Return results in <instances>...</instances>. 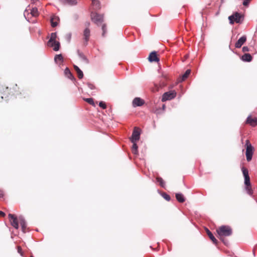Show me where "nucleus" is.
I'll use <instances>...</instances> for the list:
<instances>
[{"instance_id": "1", "label": "nucleus", "mask_w": 257, "mask_h": 257, "mask_svg": "<svg viewBox=\"0 0 257 257\" xmlns=\"http://www.w3.org/2000/svg\"><path fill=\"white\" fill-rule=\"evenodd\" d=\"M219 238L224 241V238L232 234L231 227L228 225H222L216 229Z\"/></svg>"}, {"instance_id": "2", "label": "nucleus", "mask_w": 257, "mask_h": 257, "mask_svg": "<svg viewBox=\"0 0 257 257\" xmlns=\"http://www.w3.org/2000/svg\"><path fill=\"white\" fill-rule=\"evenodd\" d=\"M57 34L56 33H52L51 34L50 39L48 42V46L53 48V49L55 51L59 50L60 48V43L56 41Z\"/></svg>"}, {"instance_id": "3", "label": "nucleus", "mask_w": 257, "mask_h": 257, "mask_svg": "<svg viewBox=\"0 0 257 257\" xmlns=\"http://www.w3.org/2000/svg\"><path fill=\"white\" fill-rule=\"evenodd\" d=\"M245 147L246 149L245 156L246 160L248 162H250L252 159L254 148L248 140H246Z\"/></svg>"}, {"instance_id": "4", "label": "nucleus", "mask_w": 257, "mask_h": 257, "mask_svg": "<svg viewBox=\"0 0 257 257\" xmlns=\"http://www.w3.org/2000/svg\"><path fill=\"white\" fill-rule=\"evenodd\" d=\"M90 24L89 22H87L85 24L86 28L84 30L83 32V45L84 46H87L88 44V42L89 40V38L90 37V30L89 29V26Z\"/></svg>"}, {"instance_id": "5", "label": "nucleus", "mask_w": 257, "mask_h": 257, "mask_svg": "<svg viewBox=\"0 0 257 257\" xmlns=\"http://www.w3.org/2000/svg\"><path fill=\"white\" fill-rule=\"evenodd\" d=\"M91 19L92 21L97 26H99L104 22V16L96 13H91Z\"/></svg>"}, {"instance_id": "6", "label": "nucleus", "mask_w": 257, "mask_h": 257, "mask_svg": "<svg viewBox=\"0 0 257 257\" xmlns=\"http://www.w3.org/2000/svg\"><path fill=\"white\" fill-rule=\"evenodd\" d=\"M176 94L177 93L175 90H172L165 92L162 96V101L164 102L167 100H171L176 96Z\"/></svg>"}, {"instance_id": "7", "label": "nucleus", "mask_w": 257, "mask_h": 257, "mask_svg": "<svg viewBox=\"0 0 257 257\" xmlns=\"http://www.w3.org/2000/svg\"><path fill=\"white\" fill-rule=\"evenodd\" d=\"M140 132L141 130L139 127H135L131 139L132 142H137L140 140Z\"/></svg>"}, {"instance_id": "8", "label": "nucleus", "mask_w": 257, "mask_h": 257, "mask_svg": "<svg viewBox=\"0 0 257 257\" xmlns=\"http://www.w3.org/2000/svg\"><path fill=\"white\" fill-rule=\"evenodd\" d=\"M241 18V15L237 12L235 13L234 14H233L231 16H230L228 17L230 23L231 24H233L234 22L236 23H240Z\"/></svg>"}, {"instance_id": "9", "label": "nucleus", "mask_w": 257, "mask_h": 257, "mask_svg": "<svg viewBox=\"0 0 257 257\" xmlns=\"http://www.w3.org/2000/svg\"><path fill=\"white\" fill-rule=\"evenodd\" d=\"M10 94V89L8 87H0V102H1L4 97H8Z\"/></svg>"}, {"instance_id": "10", "label": "nucleus", "mask_w": 257, "mask_h": 257, "mask_svg": "<svg viewBox=\"0 0 257 257\" xmlns=\"http://www.w3.org/2000/svg\"><path fill=\"white\" fill-rule=\"evenodd\" d=\"M241 171L244 178L245 185L249 186L250 184V177L248 174V169L244 167L241 168Z\"/></svg>"}, {"instance_id": "11", "label": "nucleus", "mask_w": 257, "mask_h": 257, "mask_svg": "<svg viewBox=\"0 0 257 257\" xmlns=\"http://www.w3.org/2000/svg\"><path fill=\"white\" fill-rule=\"evenodd\" d=\"M9 218L11 221V225L16 229L19 228V220L14 215L12 214H9Z\"/></svg>"}, {"instance_id": "12", "label": "nucleus", "mask_w": 257, "mask_h": 257, "mask_svg": "<svg viewBox=\"0 0 257 257\" xmlns=\"http://www.w3.org/2000/svg\"><path fill=\"white\" fill-rule=\"evenodd\" d=\"M148 59L150 62H155L158 63L160 61V58L156 51L150 53Z\"/></svg>"}, {"instance_id": "13", "label": "nucleus", "mask_w": 257, "mask_h": 257, "mask_svg": "<svg viewBox=\"0 0 257 257\" xmlns=\"http://www.w3.org/2000/svg\"><path fill=\"white\" fill-rule=\"evenodd\" d=\"M145 103V101L140 97H136L133 101V105L134 107L142 106Z\"/></svg>"}, {"instance_id": "14", "label": "nucleus", "mask_w": 257, "mask_h": 257, "mask_svg": "<svg viewBox=\"0 0 257 257\" xmlns=\"http://www.w3.org/2000/svg\"><path fill=\"white\" fill-rule=\"evenodd\" d=\"M246 40V37L245 36H243L240 37L235 44V47L237 48H240L242 45L245 43Z\"/></svg>"}, {"instance_id": "15", "label": "nucleus", "mask_w": 257, "mask_h": 257, "mask_svg": "<svg viewBox=\"0 0 257 257\" xmlns=\"http://www.w3.org/2000/svg\"><path fill=\"white\" fill-rule=\"evenodd\" d=\"M246 123L249 124L252 126H254L257 125V118L252 117L249 116L247 118Z\"/></svg>"}, {"instance_id": "16", "label": "nucleus", "mask_w": 257, "mask_h": 257, "mask_svg": "<svg viewBox=\"0 0 257 257\" xmlns=\"http://www.w3.org/2000/svg\"><path fill=\"white\" fill-rule=\"evenodd\" d=\"M206 231L209 238L211 240L213 243L215 244H217L218 243V241L214 236L211 232L207 228H206Z\"/></svg>"}, {"instance_id": "17", "label": "nucleus", "mask_w": 257, "mask_h": 257, "mask_svg": "<svg viewBox=\"0 0 257 257\" xmlns=\"http://www.w3.org/2000/svg\"><path fill=\"white\" fill-rule=\"evenodd\" d=\"M99 27H101V29L102 30V36L105 37V34L107 32V25L106 23H102Z\"/></svg>"}, {"instance_id": "18", "label": "nucleus", "mask_w": 257, "mask_h": 257, "mask_svg": "<svg viewBox=\"0 0 257 257\" xmlns=\"http://www.w3.org/2000/svg\"><path fill=\"white\" fill-rule=\"evenodd\" d=\"M59 18L57 17L53 16L51 18V23L52 27H55L58 25Z\"/></svg>"}, {"instance_id": "19", "label": "nucleus", "mask_w": 257, "mask_h": 257, "mask_svg": "<svg viewBox=\"0 0 257 257\" xmlns=\"http://www.w3.org/2000/svg\"><path fill=\"white\" fill-rule=\"evenodd\" d=\"M19 223L20 224V225L22 227L23 231H25V229L26 228V223L25 219L23 217H20L19 218Z\"/></svg>"}, {"instance_id": "20", "label": "nucleus", "mask_w": 257, "mask_h": 257, "mask_svg": "<svg viewBox=\"0 0 257 257\" xmlns=\"http://www.w3.org/2000/svg\"><path fill=\"white\" fill-rule=\"evenodd\" d=\"M176 198L177 201L180 203H183L185 201L184 195L181 193H176Z\"/></svg>"}, {"instance_id": "21", "label": "nucleus", "mask_w": 257, "mask_h": 257, "mask_svg": "<svg viewBox=\"0 0 257 257\" xmlns=\"http://www.w3.org/2000/svg\"><path fill=\"white\" fill-rule=\"evenodd\" d=\"M241 59L243 61L250 62L251 61L252 56L248 53H245L242 55Z\"/></svg>"}, {"instance_id": "22", "label": "nucleus", "mask_w": 257, "mask_h": 257, "mask_svg": "<svg viewBox=\"0 0 257 257\" xmlns=\"http://www.w3.org/2000/svg\"><path fill=\"white\" fill-rule=\"evenodd\" d=\"M74 68L77 72L78 77L79 79L82 78L83 77V73L82 71L79 68L78 66L76 65L74 66Z\"/></svg>"}, {"instance_id": "23", "label": "nucleus", "mask_w": 257, "mask_h": 257, "mask_svg": "<svg viewBox=\"0 0 257 257\" xmlns=\"http://www.w3.org/2000/svg\"><path fill=\"white\" fill-rule=\"evenodd\" d=\"M60 1L62 4H67L70 5H75L77 4L76 0H60Z\"/></svg>"}, {"instance_id": "24", "label": "nucleus", "mask_w": 257, "mask_h": 257, "mask_svg": "<svg viewBox=\"0 0 257 257\" xmlns=\"http://www.w3.org/2000/svg\"><path fill=\"white\" fill-rule=\"evenodd\" d=\"M92 5L95 10H98L100 8L99 2L97 0H91Z\"/></svg>"}, {"instance_id": "25", "label": "nucleus", "mask_w": 257, "mask_h": 257, "mask_svg": "<svg viewBox=\"0 0 257 257\" xmlns=\"http://www.w3.org/2000/svg\"><path fill=\"white\" fill-rule=\"evenodd\" d=\"M30 14L31 15L34 17H36L39 16V12L37 8H33L32 9H30Z\"/></svg>"}, {"instance_id": "26", "label": "nucleus", "mask_w": 257, "mask_h": 257, "mask_svg": "<svg viewBox=\"0 0 257 257\" xmlns=\"http://www.w3.org/2000/svg\"><path fill=\"white\" fill-rule=\"evenodd\" d=\"M133 145L132 148V153L134 154H137L138 151V146L136 144V142H132Z\"/></svg>"}, {"instance_id": "27", "label": "nucleus", "mask_w": 257, "mask_h": 257, "mask_svg": "<svg viewBox=\"0 0 257 257\" xmlns=\"http://www.w3.org/2000/svg\"><path fill=\"white\" fill-rule=\"evenodd\" d=\"M64 72H65L66 76L69 79H72L73 78V76L71 72H70V70L68 68H66L65 69Z\"/></svg>"}, {"instance_id": "28", "label": "nucleus", "mask_w": 257, "mask_h": 257, "mask_svg": "<svg viewBox=\"0 0 257 257\" xmlns=\"http://www.w3.org/2000/svg\"><path fill=\"white\" fill-rule=\"evenodd\" d=\"M157 181L159 183L160 185L162 187L164 188L165 186V183L163 179L160 177H156Z\"/></svg>"}, {"instance_id": "29", "label": "nucleus", "mask_w": 257, "mask_h": 257, "mask_svg": "<svg viewBox=\"0 0 257 257\" xmlns=\"http://www.w3.org/2000/svg\"><path fill=\"white\" fill-rule=\"evenodd\" d=\"M190 73L191 70L190 69L187 70L185 73L182 75V81H184L187 78H188Z\"/></svg>"}, {"instance_id": "30", "label": "nucleus", "mask_w": 257, "mask_h": 257, "mask_svg": "<svg viewBox=\"0 0 257 257\" xmlns=\"http://www.w3.org/2000/svg\"><path fill=\"white\" fill-rule=\"evenodd\" d=\"M54 59H55V61L56 62H58L59 61L62 62V61H63V57H62L61 54L56 55L55 56V57Z\"/></svg>"}, {"instance_id": "31", "label": "nucleus", "mask_w": 257, "mask_h": 257, "mask_svg": "<svg viewBox=\"0 0 257 257\" xmlns=\"http://www.w3.org/2000/svg\"><path fill=\"white\" fill-rule=\"evenodd\" d=\"M84 100L87 102V103H88L89 104L93 105V106H94V101H93V99L92 98H84Z\"/></svg>"}, {"instance_id": "32", "label": "nucleus", "mask_w": 257, "mask_h": 257, "mask_svg": "<svg viewBox=\"0 0 257 257\" xmlns=\"http://www.w3.org/2000/svg\"><path fill=\"white\" fill-rule=\"evenodd\" d=\"M246 187V190L248 193V194L251 195L252 194L253 191L252 190L251 184H250L249 186L245 185Z\"/></svg>"}, {"instance_id": "33", "label": "nucleus", "mask_w": 257, "mask_h": 257, "mask_svg": "<svg viewBox=\"0 0 257 257\" xmlns=\"http://www.w3.org/2000/svg\"><path fill=\"white\" fill-rule=\"evenodd\" d=\"M162 196L166 200H167V201L170 200L171 198H170V196L169 195H168L167 194H166V193H162Z\"/></svg>"}, {"instance_id": "34", "label": "nucleus", "mask_w": 257, "mask_h": 257, "mask_svg": "<svg viewBox=\"0 0 257 257\" xmlns=\"http://www.w3.org/2000/svg\"><path fill=\"white\" fill-rule=\"evenodd\" d=\"M99 106L102 107L103 109H105L106 108V104L103 101H100L99 102Z\"/></svg>"}, {"instance_id": "35", "label": "nucleus", "mask_w": 257, "mask_h": 257, "mask_svg": "<svg viewBox=\"0 0 257 257\" xmlns=\"http://www.w3.org/2000/svg\"><path fill=\"white\" fill-rule=\"evenodd\" d=\"M18 252L22 255L23 256V252L22 249L20 246H17Z\"/></svg>"}, {"instance_id": "36", "label": "nucleus", "mask_w": 257, "mask_h": 257, "mask_svg": "<svg viewBox=\"0 0 257 257\" xmlns=\"http://www.w3.org/2000/svg\"><path fill=\"white\" fill-rule=\"evenodd\" d=\"M251 0H244L243 2V5L244 6H248Z\"/></svg>"}, {"instance_id": "37", "label": "nucleus", "mask_w": 257, "mask_h": 257, "mask_svg": "<svg viewBox=\"0 0 257 257\" xmlns=\"http://www.w3.org/2000/svg\"><path fill=\"white\" fill-rule=\"evenodd\" d=\"M29 10H27L25 13H24V16H25V17L28 19H29Z\"/></svg>"}, {"instance_id": "38", "label": "nucleus", "mask_w": 257, "mask_h": 257, "mask_svg": "<svg viewBox=\"0 0 257 257\" xmlns=\"http://www.w3.org/2000/svg\"><path fill=\"white\" fill-rule=\"evenodd\" d=\"M249 51V49L247 47H243L242 48V51L243 52H248Z\"/></svg>"}, {"instance_id": "39", "label": "nucleus", "mask_w": 257, "mask_h": 257, "mask_svg": "<svg viewBox=\"0 0 257 257\" xmlns=\"http://www.w3.org/2000/svg\"><path fill=\"white\" fill-rule=\"evenodd\" d=\"M88 87L91 89H93L95 88V86L93 85V84H88Z\"/></svg>"}, {"instance_id": "40", "label": "nucleus", "mask_w": 257, "mask_h": 257, "mask_svg": "<svg viewBox=\"0 0 257 257\" xmlns=\"http://www.w3.org/2000/svg\"><path fill=\"white\" fill-rule=\"evenodd\" d=\"M79 56H80V57L82 59H84V60H86V58H85V56H84L83 54H82V53H80V54H79Z\"/></svg>"}, {"instance_id": "41", "label": "nucleus", "mask_w": 257, "mask_h": 257, "mask_svg": "<svg viewBox=\"0 0 257 257\" xmlns=\"http://www.w3.org/2000/svg\"><path fill=\"white\" fill-rule=\"evenodd\" d=\"M4 195V194L3 191L0 189V198L3 197Z\"/></svg>"}, {"instance_id": "42", "label": "nucleus", "mask_w": 257, "mask_h": 257, "mask_svg": "<svg viewBox=\"0 0 257 257\" xmlns=\"http://www.w3.org/2000/svg\"><path fill=\"white\" fill-rule=\"evenodd\" d=\"M5 215L6 214L4 212L0 211V216H1L4 217L5 216Z\"/></svg>"}, {"instance_id": "43", "label": "nucleus", "mask_w": 257, "mask_h": 257, "mask_svg": "<svg viewBox=\"0 0 257 257\" xmlns=\"http://www.w3.org/2000/svg\"><path fill=\"white\" fill-rule=\"evenodd\" d=\"M38 0H32L33 3H35Z\"/></svg>"}, {"instance_id": "44", "label": "nucleus", "mask_w": 257, "mask_h": 257, "mask_svg": "<svg viewBox=\"0 0 257 257\" xmlns=\"http://www.w3.org/2000/svg\"><path fill=\"white\" fill-rule=\"evenodd\" d=\"M165 108V105L164 104L163 105V109H164Z\"/></svg>"}, {"instance_id": "45", "label": "nucleus", "mask_w": 257, "mask_h": 257, "mask_svg": "<svg viewBox=\"0 0 257 257\" xmlns=\"http://www.w3.org/2000/svg\"><path fill=\"white\" fill-rule=\"evenodd\" d=\"M163 76L164 77L166 78V75H163Z\"/></svg>"}, {"instance_id": "46", "label": "nucleus", "mask_w": 257, "mask_h": 257, "mask_svg": "<svg viewBox=\"0 0 257 257\" xmlns=\"http://www.w3.org/2000/svg\"><path fill=\"white\" fill-rule=\"evenodd\" d=\"M31 257H33V256H31Z\"/></svg>"}]
</instances>
